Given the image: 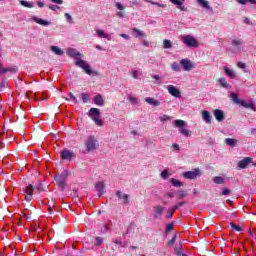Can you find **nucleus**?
Segmentation results:
<instances>
[{
    "label": "nucleus",
    "mask_w": 256,
    "mask_h": 256,
    "mask_svg": "<svg viewBox=\"0 0 256 256\" xmlns=\"http://www.w3.org/2000/svg\"><path fill=\"white\" fill-rule=\"evenodd\" d=\"M75 65L77 67H80V69H83L84 73H86V75H99L98 71H93L91 69V65H89V63H87V61L83 60V59H76L75 61Z\"/></svg>",
    "instance_id": "f257e3e1"
},
{
    "label": "nucleus",
    "mask_w": 256,
    "mask_h": 256,
    "mask_svg": "<svg viewBox=\"0 0 256 256\" xmlns=\"http://www.w3.org/2000/svg\"><path fill=\"white\" fill-rule=\"evenodd\" d=\"M67 177H69L67 172H62L54 177L56 184L61 191H65V189H67Z\"/></svg>",
    "instance_id": "f03ea898"
},
{
    "label": "nucleus",
    "mask_w": 256,
    "mask_h": 256,
    "mask_svg": "<svg viewBox=\"0 0 256 256\" xmlns=\"http://www.w3.org/2000/svg\"><path fill=\"white\" fill-rule=\"evenodd\" d=\"M89 117L98 125V127H103V120L100 118L101 117V111L99 108H90Z\"/></svg>",
    "instance_id": "7ed1b4c3"
},
{
    "label": "nucleus",
    "mask_w": 256,
    "mask_h": 256,
    "mask_svg": "<svg viewBox=\"0 0 256 256\" xmlns=\"http://www.w3.org/2000/svg\"><path fill=\"white\" fill-rule=\"evenodd\" d=\"M85 147L87 153H91V151H95L97 147H99V141L95 136H88L86 142H85Z\"/></svg>",
    "instance_id": "20e7f679"
},
{
    "label": "nucleus",
    "mask_w": 256,
    "mask_h": 256,
    "mask_svg": "<svg viewBox=\"0 0 256 256\" xmlns=\"http://www.w3.org/2000/svg\"><path fill=\"white\" fill-rule=\"evenodd\" d=\"M182 41L183 43H185V45H187V47H193L195 49L199 47V41H197V39H195V37H193L192 35L183 36Z\"/></svg>",
    "instance_id": "39448f33"
},
{
    "label": "nucleus",
    "mask_w": 256,
    "mask_h": 256,
    "mask_svg": "<svg viewBox=\"0 0 256 256\" xmlns=\"http://www.w3.org/2000/svg\"><path fill=\"white\" fill-rule=\"evenodd\" d=\"M60 157L63 161H71V159H75L77 155L69 149H63L60 151Z\"/></svg>",
    "instance_id": "423d86ee"
},
{
    "label": "nucleus",
    "mask_w": 256,
    "mask_h": 256,
    "mask_svg": "<svg viewBox=\"0 0 256 256\" xmlns=\"http://www.w3.org/2000/svg\"><path fill=\"white\" fill-rule=\"evenodd\" d=\"M33 191H35V187H33V184H29L25 189H24V194H25V201L28 203L33 201Z\"/></svg>",
    "instance_id": "0eeeda50"
},
{
    "label": "nucleus",
    "mask_w": 256,
    "mask_h": 256,
    "mask_svg": "<svg viewBox=\"0 0 256 256\" xmlns=\"http://www.w3.org/2000/svg\"><path fill=\"white\" fill-rule=\"evenodd\" d=\"M201 175V170L199 168L194 169V171H187L183 174L185 179H197Z\"/></svg>",
    "instance_id": "6e6552de"
},
{
    "label": "nucleus",
    "mask_w": 256,
    "mask_h": 256,
    "mask_svg": "<svg viewBox=\"0 0 256 256\" xmlns=\"http://www.w3.org/2000/svg\"><path fill=\"white\" fill-rule=\"evenodd\" d=\"M116 197L120 200L123 201V205H129V195L128 194H123L122 191H116Z\"/></svg>",
    "instance_id": "1a4fd4ad"
},
{
    "label": "nucleus",
    "mask_w": 256,
    "mask_h": 256,
    "mask_svg": "<svg viewBox=\"0 0 256 256\" xmlns=\"http://www.w3.org/2000/svg\"><path fill=\"white\" fill-rule=\"evenodd\" d=\"M168 93H170V95L172 97H176L179 98L181 97V91L179 89H177L175 86L173 85H169L168 86Z\"/></svg>",
    "instance_id": "9d476101"
},
{
    "label": "nucleus",
    "mask_w": 256,
    "mask_h": 256,
    "mask_svg": "<svg viewBox=\"0 0 256 256\" xmlns=\"http://www.w3.org/2000/svg\"><path fill=\"white\" fill-rule=\"evenodd\" d=\"M180 65H182L185 71H191V69H193V63H191L189 59H182Z\"/></svg>",
    "instance_id": "9b49d317"
},
{
    "label": "nucleus",
    "mask_w": 256,
    "mask_h": 256,
    "mask_svg": "<svg viewBox=\"0 0 256 256\" xmlns=\"http://www.w3.org/2000/svg\"><path fill=\"white\" fill-rule=\"evenodd\" d=\"M164 211H165V207H163L161 205L155 206L154 214H153L154 219H159V217H161V215H163Z\"/></svg>",
    "instance_id": "f8f14e48"
},
{
    "label": "nucleus",
    "mask_w": 256,
    "mask_h": 256,
    "mask_svg": "<svg viewBox=\"0 0 256 256\" xmlns=\"http://www.w3.org/2000/svg\"><path fill=\"white\" fill-rule=\"evenodd\" d=\"M249 163H253V158L245 157L244 159H242L238 162V167H240V169H246V167H247V165H249Z\"/></svg>",
    "instance_id": "ddd939ff"
},
{
    "label": "nucleus",
    "mask_w": 256,
    "mask_h": 256,
    "mask_svg": "<svg viewBox=\"0 0 256 256\" xmlns=\"http://www.w3.org/2000/svg\"><path fill=\"white\" fill-rule=\"evenodd\" d=\"M131 32L135 39H143V37H147V35L144 34L142 30L137 28H131Z\"/></svg>",
    "instance_id": "4468645a"
},
{
    "label": "nucleus",
    "mask_w": 256,
    "mask_h": 256,
    "mask_svg": "<svg viewBox=\"0 0 256 256\" xmlns=\"http://www.w3.org/2000/svg\"><path fill=\"white\" fill-rule=\"evenodd\" d=\"M214 117H215L216 121H218V123H221L225 119V114L223 113V110L215 109Z\"/></svg>",
    "instance_id": "2eb2a0df"
},
{
    "label": "nucleus",
    "mask_w": 256,
    "mask_h": 256,
    "mask_svg": "<svg viewBox=\"0 0 256 256\" xmlns=\"http://www.w3.org/2000/svg\"><path fill=\"white\" fill-rule=\"evenodd\" d=\"M94 104L98 107H103L105 105V99H103V96L101 94H97L94 99Z\"/></svg>",
    "instance_id": "dca6fc26"
},
{
    "label": "nucleus",
    "mask_w": 256,
    "mask_h": 256,
    "mask_svg": "<svg viewBox=\"0 0 256 256\" xmlns=\"http://www.w3.org/2000/svg\"><path fill=\"white\" fill-rule=\"evenodd\" d=\"M202 119H203V121H205V123L211 124L213 116L211 115V113L209 111L203 110L202 111Z\"/></svg>",
    "instance_id": "f3484780"
},
{
    "label": "nucleus",
    "mask_w": 256,
    "mask_h": 256,
    "mask_svg": "<svg viewBox=\"0 0 256 256\" xmlns=\"http://www.w3.org/2000/svg\"><path fill=\"white\" fill-rule=\"evenodd\" d=\"M19 68L17 66L11 68H0V75H5L6 73H17Z\"/></svg>",
    "instance_id": "a211bd4d"
},
{
    "label": "nucleus",
    "mask_w": 256,
    "mask_h": 256,
    "mask_svg": "<svg viewBox=\"0 0 256 256\" xmlns=\"http://www.w3.org/2000/svg\"><path fill=\"white\" fill-rule=\"evenodd\" d=\"M145 101L148 103V105H152V107H159V105H161V101L153 97H147L145 98Z\"/></svg>",
    "instance_id": "6ab92c4d"
},
{
    "label": "nucleus",
    "mask_w": 256,
    "mask_h": 256,
    "mask_svg": "<svg viewBox=\"0 0 256 256\" xmlns=\"http://www.w3.org/2000/svg\"><path fill=\"white\" fill-rule=\"evenodd\" d=\"M183 1L185 0H170V3L177 5L180 11H187V7L183 6Z\"/></svg>",
    "instance_id": "aec40b11"
},
{
    "label": "nucleus",
    "mask_w": 256,
    "mask_h": 256,
    "mask_svg": "<svg viewBox=\"0 0 256 256\" xmlns=\"http://www.w3.org/2000/svg\"><path fill=\"white\" fill-rule=\"evenodd\" d=\"M95 189H96V191H98L99 197H101V195H103V193H105V183H103V182L96 183Z\"/></svg>",
    "instance_id": "412c9836"
},
{
    "label": "nucleus",
    "mask_w": 256,
    "mask_h": 256,
    "mask_svg": "<svg viewBox=\"0 0 256 256\" xmlns=\"http://www.w3.org/2000/svg\"><path fill=\"white\" fill-rule=\"evenodd\" d=\"M240 107H245V109H252V111H255V104L253 102L242 100V102H240Z\"/></svg>",
    "instance_id": "4be33fe9"
},
{
    "label": "nucleus",
    "mask_w": 256,
    "mask_h": 256,
    "mask_svg": "<svg viewBox=\"0 0 256 256\" xmlns=\"http://www.w3.org/2000/svg\"><path fill=\"white\" fill-rule=\"evenodd\" d=\"M199 5L203 7L204 9H207V11H213V7L209 5V2L207 0H197Z\"/></svg>",
    "instance_id": "5701e85b"
},
{
    "label": "nucleus",
    "mask_w": 256,
    "mask_h": 256,
    "mask_svg": "<svg viewBox=\"0 0 256 256\" xmlns=\"http://www.w3.org/2000/svg\"><path fill=\"white\" fill-rule=\"evenodd\" d=\"M67 55H69V57H81V53H79L75 48L68 49Z\"/></svg>",
    "instance_id": "b1692460"
},
{
    "label": "nucleus",
    "mask_w": 256,
    "mask_h": 256,
    "mask_svg": "<svg viewBox=\"0 0 256 256\" xmlns=\"http://www.w3.org/2000/svg\"><path fill=\"white\" fill-rule=\"evenodd\" d=\"M33 21L35 23H38V25H42L43 27H47V25H50L51 22L47 21V20H43L41 18H37V17H34L33 18Z\"/></svg>",
    "instance_id": "393cba45"
},
{
    "label": "nucleus",
    "mask_w": 256,
    "mask_h": 256,
    "mask_svg": "<svg viewBox=\"0 0 256 256\" xmlns=\"http://www.w3.org/2000/svg\"><path fill=\"white\" fill-rule=\"evenodd\" d=\"M231 99L233 103H235L236 105H241V102L243 101L241 100V98H239V94H236V93L231 94Z\"/></svg>",
    "instance_id": "a878e982"
},
{
    "label": "nucleus",
    "mask_w": 256,
    "mask_h": 256,
    "mask_svg": "<svg viewBox=\"0 0 256 256\" xmlns=\"http://www.w3.org/2000/svg\"><path fill=\"white\" fill-rule=\"evenodd\" d=\"M175 211H177V207L168 209L166 212V219H173V213H175Z\"/></svg>",
    "instance_id": "bb28decb"
},
{
    "label": "nucleus",
    "mask_w": 256,
    "mask_h": 256,
    "mask_svg": "<svg viewBox=\"0 0 256 256\" xmlns=\"http://www.w3.org/2000/svg\"><path fill=\"white\" fill-rule=\"evenodd\" d=\"M213 182L216 184V185H223L225 183V178L223 177H220V176H215L213 178Z\"/></svg>",
    "instance_id": "cd10ccee"
},
{
    "label": "nucleus",
    "mask_w": 256,
    "mask_h": 256,
    "mask_svg": "<svg viewBox=\"0 0 256 256\" xmlns=\"http://www.w3.org/2000/svg\"><path fill=\"white\" fill-rule=\"evenodd\" d=\"M224 72L230 79H235V72H233V70L229 69L228 67H225Z\"/></svg>",
    "instance_id": "c85d7f7f"
},
{
    "label": "nucleus",
    "mask_w": 256,
    "mask_h": 256,
    "mask_svg": "<svg viewBox=\"0 0 256 256\" xmlns=\"http://www.w3.org/2000/svg\"><path fill=\"white\" fill-rule=\"evenodd\" d=\"M225 143L226 145H229V147H235V145H237V140L233 138H226Z\"/></svg>",
    "instance_id": "c756f323"
},
{
    "label": "nucleus",
    "mask_w": 256,
    "mask_h": 256,
    "mask_svg": "<svg viewBox=\"0 0 256 256\" xmlns=\"http://www.w3.org/2000/svg\"><path fill=\"white\" fill-rule=\"evenodd\" d=\"M170 182L173 185V187H183V182H181L175 178H171Z\"/></svg>",
    "instance_id": "7c9ffc66"
},
{
    "label": "nucleus",
    "mask_w": 256,
    "mask_h": 256,
    "mask_svg": "<svg viewBox=\"0 0 256 256\" xmlns=\"http://www.w3.org/2000/svg\"><path fill=\"white\" fill-rule=\"evenodd\" d=\"M51 51L55 53V55H63V50L57 46H51Z\"/></svg>",
    "instance_id": "2f4dec72"
},
{
    "label": "nucleus",
    "mask_w": 256,
    "mask_h": 256,
    "mask_svg": "<svg viewBox=\"0 0 256 256\" xmlns=\"http://www.w3.org/2000/svg\"><path fill=\"white\" fill-rule=\"evenodd\" d=\"M20 3L23 7H27L28 9H33L34 7L33 2L22 0Z\"/></svg>",
    "instance_id": "473e14b6"
},
{
    "label": "nucleus",
    "mask_w": 256,
    "mask_h": 256,
    "mask_svg": "<svg viewBox=\"0 0 256 256\" xmlns=\"http://www.w3.org/2000/svg\"><path fill=\"white\" fill-rule=\"evenodd\" d=\"M180 133H181V135H184L185 137H191V135H193V132H191L185 128L180 129Z\"/></svg>",
    "instance_id": "72a5a7b5"
},
{
    "label": "nucleus",
    "mask_w": 256,
    "mask_h": 256,
    "mask_svg": "<svg viewBox=\"0 0 256 256\" xmlns=\"http://www.w3.org/2000/svg\"><path fill=\"white\" fill-rule=\"evenodd\" d=\"M171 47H173V43H171V40L165 39L163 41V48L164 49H171Z\"/></svg>",
    "instance_id": "f704fd0d"
},
{
    "label": "nucleus",
    "mask_w": 256,
    "mask_h": 256,
    "mask_svg": "<svg viewBox=\"0 0 256 256\" xmlns=\"http://www.w3.org/2000/svg\"><path fill=\"white\" fill-rule=\"evenodd\" d=\"M73 193L74 195L72 196V199L75 203H77V201H79V190L77 188H74Z\"/></svg>",
    "instance_id": "c9c22d12"
},
{
    "label": "nucleus",
    "mask_w": 256,
    "mask_h": 256,
    "mask_svg": "<svg viewBox=\"0 0 256 256\" xmlns=\"http://www.w3.org/2000/svg\"><path fill=\"white\" fill-rule=\"evenodd\" d=\"M240 5H247L248 3H252V5H256V0H238Z\"/></svg>",
    "instance_id": "e433bc0d"
},
{
    "label": "nucleus",
    "mask_w": 256,
    "mask_h": 256,
    "mask_svg": "<svg viewBox=\"0 0 256 256\" xmlns=\"http://www.w3.org/2000/svg\"><path fill=\"white\" fill-rule=\"evenodd\" d=\"M174 125H175V127H179V128L185 127V121L184 120H179V119L175 120Z\"/></svg>",
    "instance_id": "4c0bfd02"
},
{
    "label": "nucleus",
    "mask_w": 256,
    "mask_h": 256,
    "mask_svg": "<svg viewBox=\"0 0 256 256\" xmlns=\"http://www.w3.org/2000/svg\"><path fill=\"white\" fill-rule=\"evenodd\" d=\"M159 121H161L162 123H165V121H171V116L164 114L159 117Z\"/></svg>",
    "instance_id": "58836bf2"
},
{
    "label": "nucleus",
    "mask_w": 256,
    "mask_h": 256,
    "mask_svg": "<svg viewBox=\"0 0 256 256\" xmlns=\"http://www.w3.org/2000/svg\"><path fill=\"white\" fill-rule=\"evenodd\" d=\"M171 68L173 71H177V72L181 71V66H179V63H177V62H173L171 64Z\"/></svg>",
    "instance_id": "ea45409f"
},
{
    "label": "nucleus",
    "mask_w": 256,
    "mask_h": 256,
    "mask_svg": "<svg viewBox=\"0 0 256 256\" xmlns=\"http://www.w3.org/2000/svg\"><path fill=\"white\" fill-rule=\"evenodd\" d=\"M230 227H232V229H234V231H238V232L243 231V228H241V226L235 225V223H233V222H230Z\"/></svg>",
    "instance_id": "a19ab883"
},
{
    "label": "nucleus",
    "mask_w": 256,
    "mask_h": 256,
    "mask_svg": "<svg viewBox=\"0 0 256 256\" xmlns=\"http://www.w3.org/2000/svg\"><path fill=\"white\" fill-rule=\"evenodd\" d=\"M81 99L83 103H89V94L81 93Z\"/></svg>",
    "instance_id": "79ce46f5"
},
{
    "label": "nucleus",
    "mask_w": 256,
    "mask_h": 256,
    "mask_svg": "<svg viewBox=\"0 0 256 256\" xmlns=\"http://www.w3.org/2000/svg\"><path fill=\"white\" fill-rule=\"evenodd\" d=\"M219 84L221 85V87H224V88H227L228 87V83H227V80L225 78H220L219 79Z\"/></svg>",
    "instance_id": "37998d69"
},
{
    "label": "nucleus",
    "mask_w": 256,
    "mask_h": 256,
    "mask_svg": "<svg viewBox=\"0 0 256 256\" xmlns=\"http://www.w3.org/2000/svg\"><path fill=\"white\" fill-rule=\"evenodd\" d=\"M173 229H175V223L172 222L166 225V233L173 231Z\"/></svg>",
    "instance_id": "c03bdc74"
},
{
    "label": "nucleus",
    "mask_w": 256,
    "mask_h": 256,
    "mask_svg": "<svg viewBox=\"0 0 256 256\" xmlns=\"http://www.w3.org/2000/svg\"><path fill=\"white\" fill-rule=\"evenodd\" d=\"M94 245H95L96 247H99V246L103 245V238L97 236Z\"/></svg>",
    "instance_id": "a18cd8bd"
},
{
    "label": "nucleus",
    "mask_w": 256,
    "mask_h": 256,
    "mask_svg": "<svg viewBox=\"0 0 256 256\" xmlns=\"http://www.w3.org/2000/svg\"><path fill=\"white\" fill-rule=\"evenodd\" d=\"M98 37H102V39H107V35L105 34V32L103 30H97L96 31Z\"/></svg>",
    "instance_id": "49530a36"
},
{
    "label": "nucleus",
    "mask_w": 256,
    "mask_h": 256,
    "mask_svg": "<svg viewBox=\"0 0 256 256\" xmlns=\"http://www.w3.org/2000/svg\"><path fill=\"white\" fill-rule=\"evenodd\" d=\"M175 241H177V235H174L173 238L168 241V247H173V245H175Z\"/></svg>",
    "instance_id": "de8ad7c7"
},
{
    "label": "nucleus",
    "mask_w": 256,
    "mask_h": 256,
    "mask_svg": "<svg viewBox=\"0 0 256 256\" xmlns=\"http://www.w3.org/2000/svg\"><path fill=\"white\" fill-rule=\"evenodd\" d=\"M185 197H187V193L183 190H179L178 192V198L179 199H185Z\"/></svg>",
    "instance_id": "09e8293b"
},
{
    "label": "nucleus",
    "mask_w": 256,
    "mask_h": 256,
    "mask_svg": "<svg viewBox=\"0 0 256 256\" xmlns=\"http://www.w3.org/2000/svg\"><path fill=\"white\" fill-rule=\"evenodd\" d=\"M161 177H162V179H167L169 177V171L168 170H163L161 172Z\"/></svg>",
    "instance_id": "8fccbe9b"
},
{
    "label": "nucleus",
    "mask_w": 256,
    "mask_h": 256,
    "mask_svg": "<svg viewBox=\"0 0 256 256\" xmlns=\"http://www.w3.org/2000/svg\"><path fill=\"white\" fill-rule=\"evenodd\" d=\"M116 8L119 9V11H125V6H123L121 2L116 3Z\"/></svg>",
    "instance_id": "3c124183"
},
{
    "label": "nucleus",
    "mask_w": 256,
    "mask_h": 256,
    "mask_svg": "<svg viewBox=\"0 0 256 256\" xmlns=\"http://www.w3.org/2000/svg\"><path fill=\"white\" fill-rule=\"evenodd\" d=\"M241 43H243V42H241L240 40H232V45H234V47H239V45H241Z\"/></svg>",
    "instance_id": "603ef678"
},
{
    "label": "nucleus",
    "mask_w": 256,
    "mask_h": 256,
    "mask_svg": "<svg viewBox=\"0 0 256 256\" xmlns=\"http://www.w3.org/2000/svg\"><path fill=\"white\" fill-rule=\"evenodd\" d=\"M237 67H239V69H245V67H247V65L244 62H238Z\"/></svg>",
    "instance_id": "864d4df0"
},
{
    "label": "nucleus",
    "mask_w": 256,
    "mask_h": 256,
    "mask_svg": "<svg viewBox=\"0 0 256 256\" xmlns=\"http://www.w3.org/2000/svg\"><path fill=\"white\" fill-rule=\"evenodd\" d=\"M128 99H129L130 103H137V101H138V98L133 97V96H130Z\"/></svg>",
    "instance_id": "5fc2aeb1"
},
{
    "label": "nucleus",
    "mask_w": 256,
    "mask_h": 256,
    "mask_svg": "<svg viewBox=\"0 0 256 256\" xmlns=\"http://www.w3.org/2000/svg\"><path fill=\"white\" fill-rule=\"evenodd\" d=\"M48 8L51 9V11H57V9H59V6H57V5H49Z\"/></svg>",
    "instance_id": "6e6d98bb"
},
{
    "label": "nucleus",
    "mask_w": 256,
    "mask_h": 256,
    "mask_svg": "<svg viewBox=\"0 0 256 256\" xmlns=\"http://www.w3.org/2000/svg\"><path fill=\"white\" fill-rule=\"evenodd\" d=\"M36 191H38L39 193H41L43 191V185L39 184L38 186L35 187Z\"/></svg>",
    "instance_id": "4d7b16f0"
},
{
    "label": "nucleus",
    "mask_w": 256,
    "mask_h": 256,
    "mask_svg": "<svg viewBox=\"0 0 256 256\" xmlns=\"http://www.w3.org/2000/svg\"><path fill=\"white\" fill-rule=\"evenodd\" d=\"M69 97L70 99H74L75 103H79V100H77V97H75V95H73V93H69Z\"/></svg>",
    "instance_id": "13d9d810"
},
{
    "label": "nucleus",
    "mask_w": 256,
    "mask_h": 256,
    "mask_svg": "<svg viewBox=\"0 0 256 256\" xmlns=\"http://www.w3.org/2000/svg\"><path fill=\"white\" fill-rule=\"evenodd\" d=\"M184 205H185V202H180L177 205H174L172 207H176V211H177V209H179V207H183Z\"/></svg>",
    "instance_id": "bf43d9fd"
},
{
    "label": "nucleus",
    "mask_w": 256,
    "mask_h": 256,
    "mask_svg": "<svg viewBox=\"0 0 256 256\" xmlns=\"http://www.w3.org/2000/svg\"><path fill=\"white\" fill-rule=\"evenodd\" d=\"M64 16L67 19V21H73V17H71L69 13H65Z\"/></svg>",
    "instance_id": "052dcab7"
},
{
    "label": "nucleus",
    "mask_w": 256,
    "mask_h": 256,
    "mask_svg": "<svg viewBox=\"0 0 256 256\" xmlns=\"http://www.w3.org/2000/svg\"><path fill=\"white\" fill-rule=\"evenodd\" d=\"M52 3H56V5H63V0H51Z\"/></svg>",
    "instance_id": "680f3d73"
},
{
    "label": "nucleus",
    "mask_w": 256,
    "mask_h": 256,
    "mask_svg": "<svg viewBox=\"0 0 256 256\" xmlns=\"http://www.w3.org/2000/svg\"><path fill=\"white\" fill-rule=\"evenodd\" d=\"M229 193H231V190L225 188L223 191H222V195H229Z\"/></svg>",
    "instance_id": "e2e57ef3"
},
{
    "label": "nucleus",
    "mask_w": 256,
    "mask_h": 256,
    "mask_svg": "<svg viewBox=\"0 0 256 256\" xmlns=\"http://www.w3.org/2000/svg\"><path fill=\"white\" fill-rule=\"evenodd\" d=\"M133 79H139V74L136 70L133 71Z\"/></svg>",
    "instance_id": "0e129e2a"
},
{
    "label": "nucleus",
    "mask_w": 256,
    "mask_h": 256,
    "mask_svg": "<svg viewBox=\"0 0 256 256\" xmlns=\"http://www.w3.org/2000/svg\"><path fill=\"white\" fill-rule=\"evenodd\" d=\"M117 16L120 18H123V17H125V12H123V11L117 12Z\"/></svg>",
    "instance_id": "69168bd1"
},
{
    "label": "nucleus",
    "mask_w": 256,
    "mask_h": 256,
    "mask_svg": "<svg viewBox=\"0 0 256 256\" xmlns=\"http://www.w3.org/2000/svg\"><path fill=\"white\" fill-rule=\"evenodd\" d=\"M114 243L115 245H123V241H121V239H116Z\"/></svg>",
    "instance_id": "338daca9"
},
{
    "label": "nucleus",
    "mask_w": 256,
    "mask_h": 256,
    "mask_svg": "<svg viewBox=\"0 0 256 256\" xmlns=\"http://www.w3.org/2000/svg\"><path fill=\"white\" fill-rule=\"evenodd\" d=\"M142 44L144 45V47H149V41L147 40H143Z\"/></svg>",
    "instance_id": "774afa93"
}]
</instances>
